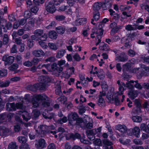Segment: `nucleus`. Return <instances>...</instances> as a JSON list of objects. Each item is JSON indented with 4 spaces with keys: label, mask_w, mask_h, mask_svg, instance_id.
<instances>
[{
    "label": "nucleus",
    "mask_w": 149,
    "mask_h": 149,
    "mask_svg": "<svg viewBox=\"0 0 149 149\" xmlns=\"http://www.w3.org/2000/svg\"><path fill=\"white\" fill-rule=\"evenodd\" d=\"M49 37L52 39H56L58 36L57 33L54 31H51L48 33Z\"/></svg>",
    "instance_id": "28"
},
{
    "label": "nucleus",
    "mask_w": 149,
    "mask_h": 149,
    "mask_svg": "<svg viewBox=\"0 0 149 149\" xmlns=\"http://www.w3.org/2000/svg\"><path fill=\"white\" fill-rule=\"evenodd\" d=\"M141 113V107H136L132 109L131 114L132 115H139Z\"/></svg>",
    "instance_id": "27"
},
{
    "label": "nucleus",
    "mask_w": 149,
    "mask_h": 149,
    "mask_svg": "<svg viewBox=\"0 0 149 149\" xmlns=\"http://www.w3.org/2000/svg\"><path fill=\"white\" fill-rule=\"evenodd\" d=\"M40 100L36 99V96L32 100V103L33 106L34 107H37L39 106Z\"/></svg>",
    "instance_id": "34"
},
{
    "label": "nucleus",
    "mask_w": 149,
    "mask_h": 149,
    "mask_svg": "<svg viewBox=\"0 0 149 149\" xmlns=\"http://www.w3.org/2000/svg\"><path fill=\"white\" fill-rule=\"evenodd\" d=\"M133 135L137 138L139 137L140 136V129L139 127H135L133 128L132 132Z\"/></svg>",
    "instance_id": "18"
},
{
    "label": "nucleus",
    "mask_w": 149,
    "mask_h": 149,
    "mask_svg": "<svg viewBox=\"0 0 149 149\" xmlns=\"http://www.w3.org/2000/svg\"><path fill=\"white\" fill-rule=\"evenodd\" d=\"M19 114H22V116L23 119L26 121H27L31 118V116L29 113L26 111L22 112L19 111Z\"/></svg>",
    "instance_id": "15"
},
{
    "label": "nucleus",
    "mask_w": 149,
    "mask_h": 149,
    "mask_svg": "<svg viewBox=\"0 0 149 149\" xmlns=\"http://www.w3.org/2000/svg\"><path fill=\"white\" fill-rule=\"evenodd\" d=\"M36 99L41 100L43 102L44 100H48V97L45 95H39L36 96Z\"/></svg>",
    "instance_id": "26"
},
{
    "label": "nucleus",
    "mask_w": 149,
    "mask_h": 149,
    "mask_svg": "<svg viewBox=\"0 0 149 149\" xmlns=\"http://www.w3.org/2000/svg\"><path fill=\"white\" fill-rule=\"evenodd\" d=\"M39 84H36L33 85H29L26 88L28 90L35 91L36 89L42 90L47 86L48 84L51 81V78L47 76H41L38 78Z\"/></svg>",
    "instance_id": "1"
},
{
    "label": "nucleus",
    "mask_w": 149,
    "mask_h": 149,
    "mask_svg": "<svg viewBox=\"0 0 149 149\" xmlns=\"http://www.w3.org/2000/svg\"><path fill=\"white\" fill-rule=\"evenodd\" d=\"M65 52L64 49H61L58 51L56 55V57L57 58H60L62 57Z\"/></svg>",
    "instance_id": "30"
},
{
    "label": "nucleus",
    "mask_w": 149,
    "mask_h": 149,
    "mask_svg": "<svg viewBox=\"0 0 149 149\" xmlns=\"http://www.w3.org/2000/svg\"><path fill=\"white\" fill-rule=\"evenodd\" d=\"M48 45L49 47L52 49L56 50L58 49L57 46L54 43H49Z\"/></svg>",
    "instance_id": "47"
},
{
    "label": "nucleus",
    "mask_w": 149,
    "mask_h": 149,
    "mask_svg": "<svg viewBox=\"0 0 149 149\" xmlns=\"http://www.w3.org/2000/svg\"><path fill=\"white\" fill-rule=\"evenodd\" d=\"M39 45L43 48L46 49L47 47V46L45 42L43 41H39L38 42Z\"/></svg>",
    "instance_id": "59"
},
{
    "label": "nucleus",
    "mask_w": 149,
    "mask_h": 149,
    "mask_svg": "<svg viewBox=\"0 0 149 149\" xmlns=\"http://www.w3.org/2000/svg\"><path fill=\"white\" fill-rule=\"evenodd\" d=\"M87 136L89 139L91 140H93L94 139L95 137L94 130H87L86 132Z\"/></svg>",
    "instance_id": "16"
},
{
    "label": "nucleus",
    "mask_w": 149,
    "mask_h": 149,
    "mask_svg": "<svg viewBox=\"0 0 149 149\" xmlns=\"http://www.w3.org/2000/svg\"><path fill=\"white\" fill-rule=\"evenodd\" d=\"M65 137L67 140L70 139L74 140L76 138L80 139V135L78 133H76L74 134L72 133H69L66 135Z\"/></svg>",
    "instance_id": "12"
},
{
    "label": "nucleus",
    "mask_w": 149,
    "mask_h": 149,
    "mask_svg": "<svg viewBox=\"0 0 149 149\" xmlns=\"http://www.w3.org/2000/svg\"><path fill=\"white\" fill-rule=\"evenodd\" d=\"M9 38L8 36L6 34H4L3 36V45H7L9 42Z\"/></svg>",
    "instance_id": "37"
},
{
    "label": "nucleus",
    "mask_w": 149,
    "mask_h": 149,
    "mask_svg": "<svg viewBox=\"0 0 149 149\" xmlns=\"http://www.w3.org/2000/svg\"><path fill=\"white\" fill-rule=\"evenodd\" d=\"M120 27H117L115 28H112L110 32V34L111 35H113L115 33H116L118 30L120 29Z\"/></svg>",
    "instance_id": "56"
},
{
    "label": "nucleus",
    "mask_w": 149,
    "mask_h": 149,
    "mask_svg": "<svg viewBox=\"0 0 149 149\" xmlns=\"http://www.w3.org/2000/svg\"><path fill=\"white\" fill-rule=\"evenodd\" d=\"M100 14L98 12H94L93 19H92L91 23L94 25H95L96 23H94L93 22L94 21V20L95 21H97L100 18Z\"/></svg>",
    "instance_id": "22"
},
{
    "label": "nucleus",
    "mask_w": 149,
    "mask_h": 149,
    "mask_svg": "<svg viewBox=\"0 0 149 149\" xmlns=\"http://www.w3.org/2000/svg\"><path fill=\"white\" fill-rule=\"evenodd\" d=\"M40 58H34L31 60V62L33 65H37L39 62L41 61Z\"/></svg>",
    "instance_id": "50"
},
{
    "label": "nucleus",
    "mask_w": 149,
    "mask_h": 149,
    "mask_svg": "<svg viewBox=\"0 0 149 149\" xmlns=\"http://www.w3.org/2000/svg\"><path fill=\"white\" fill-rule=\"evenodd\" d=\"M141 68H135L132 70V72L136 74L138 78H141V77H140L138 74H140Z\"/></svg>",
    "instance_id": "32"
},
{
    "label": "nucleus",
    "mask_w": 149,
    "mask_h": 149,
    "mask_svg": "<svg viewBox=\"0 0 149 149\" xmlns=\"http://www.w3.org/2000/svg\"><path fill=\"white\" fill-rule=\"evenodd\" d=\"M99 48L100 49L104 51H107L110 49L108 45L104 43H102L100 45Z\"/></svg>",
    "instance_id": "19"
},
{
    "label": "nucleus",
    "mask_w": 149,
    "mask_h": 149,
    "mask_svg": "<svg viewBox=\"0 0 149 149\" xmlns=\"http://www.w3.org/2000/svg\"><path fill=\"white\" fill-rule=\"evenodd\" d=\"M18 66H19L17 64L14 63L9 67L8 69L10 70L15 71L17 69Z\"/></svg>",
    "instance_id": "45"
},
{
    "label": "nucleus",
    "mask_w": 149,
    "mask_h": 149,
    "mask_svg": "<svg viewBox=\"0 0 149 149\" xmlns=\"http://www.w3.org/2000/svg\"><path fill=\"white\" fill-rule=\"evenodd\" d=\"M133 85H134V88L135 87L139 90H141L143 88L142 86L138 82L137 80L134 81Z\"/></svg>",
    "instance_id": "41"
},
{
    "label": "nucleus",
    "mask_w": 149,
    "mask_h": 149,
    "mask_svg": "<svg viewBox=\"0 0 149 149\" xmlns=\"http://www.w3.org/2000/svg\"><path fill=\"white\" fill-rule=\"evenodd\" d=\"M116 129L123 134L126 133L127 130V127L124 125H118L117 126Z\"/></svg>",
    "instance_id": "17"
},
{
    "label": "nucleus",
    "mask_w": 149,
    "mask_h": 149,
    "mask_svg": "<svg viewBox=\"0 0 149 149\" xmlns=\"http://www.w3.org/2000/svg\"><path fill=\"white\" fill-rule=\"evenodd\" d=\"M18 146L16 143L14 142H11L8 145V149H17Z\"/></svg>",
    "instance_id": "39"
},
{
    "label": "nucleus",
    "mask_w": 149,
    "mask_h": 149,
    "mask_svg": "<svg viewBox=\"0 0 149 149\" xmlns=\"http://www.w3.org/2000/svg\"><path fill=\"white\" fill-rule=\"evenodd\" d=\"M77 42V39L76 38H72L70 39L68 41V43L69 45H71L74 43H75Z\"/></svg>",
    "instance_id": "63"
},
{
    "label": "nucleus",
    "mask_w": 149,
    "mask_h": 149,
    "mask_svg": "<svg viewBox=\"0 0 149 149\" xmlns=\"http://www.w3.org/2000/svg\"><path fill=\"white\" fill-rule=\"evenodd\" d=\"M47 146V144L45 139H40L36 141L35 144V147L37 149H43Z\"/></svg>",
    "instance_id": "3"
},
{
    "label": "nucleus",
    "mask_w": 149,
    "mask_h": 149,
    "mask_svg": "<svg viewBox=\"0 0 149 149\" xmlns=\"http://www.w3.org/2000/svg\"><path fill=\"white\" fill-rule=\"evenodd\" d=\"M149 138V133H143L141 137V139L144 140Z\"/></svg>",
    "instance_id": "64"
},
{
    "label": "nucleus",
    "mask_w": 149,
    "mask_h": 149,
    "mask_svg": "<svg viewBox=\"0 0 149 149\" xmlns=\"http://www.w3.org/2000/svg\"><path fill=\"white\" fill-rule=\"evenodd\" d=\"M76 120L75 124L82 128V125H84L85 121H83L82 119L80 118H78Z\"/></svg>",
    "instance_id": "31"
},
{
    "label": "nucleus",
    "mask_w": 149,
    "mask_h": 149,
    "mask_svg": "<svg viewBox=\"0 0 149 149\" xmlns=\"http://www.w3.org/2000/svg\"><path fill=\"white\" fill-rule=\"evenodd\" d=\"M7 71L5 70H0V77L5 76L7 74Z\"/></svg>",
    "instance_id": "57"
},
{
    "label": "nucleus",
    "mask_w": 149,
    "mask_h": 149,
    "mask_svg": "<svg viewBox=\"0 0 149 149\" xmlns=\"http://www.w3.org/2000/svg\"><path fill=\"white\" fill-rule=\"evenodd\" d=\"M131 118L134 122L140 123L142 120L141 117L137 116H133L132 115Z\"/></svg>",
    "instance_id": "29"
},
{
    "label": "nucleus",
    "mask_w": 149,
    "mask_h": 149,
    "mask_svg": "<svg viewBox=\"0 0 149 149\" xmlns=\"http://www.w3.org/2000/svg\"><path fill=\"white\" fill-rule=\"evenodd\" d=\"M38 10V8L36 6H32L31 8V12L34 13H36Z\"/></svg>",
    "instance_id": "58"
},
{
    "label": "nucleus",
    "mask_w": 149,
    "mask_h": 149,
    "mask_svg": "<svg viewBox=\"0 0 149 149\" xmlns=\"http://www.w3.org/2000/svg\"><path fill=\"white\" fill-rule=\"evenodd\" d=\"M128 95L130 98L132 99H134L138 95V91L131 90L129 91Z\"/></svg>",
    "instance_id": "20"
},
{
    "label": "nucleus",
    "mask_w": 149,
    "mask_h": 149,
    "mask_svg": "<svg viewBox=\"0 0 149 149\" xmlns=\"http://www.w3.org/2000/svg\"><path fill=\"white\" fill-rule=\"evenodd\" d=\"M138 75L141 77L143 76H147L149 75V67L147 66H144L143 68H141L140 74Z\"/></svg>",
    "instance_id": "8"
},
{
    "label": "nucleus",
    "mask_w": 149,
    "mask_h": 149,
    "mask_svg": "<svg viewBox=\"0 0 149 149\" xmlns=\"http://www.w3.org/2000/svg\"><path fill=\"white\" fill-rule=\"evenodd\" d=\"M32 54L35 57H39L44 56L45 55V53L42 49H39L33 51Z\"/></svg>",
    "instance_id": "10"
},
{
    "label": "nucleus",
    "mask_w": 149,
    "mask_h": 149,
    "mask_svg": "<svg viewBox=\"0 0 149 149\" xmlns=\"http://www.w3.org/2000/svg\"><path fill=\"white\" fill-rule=\"evenodd\" d=\"M134 105L136 107H141L140 100L139 99H135L134 101Z\"/></svg>",
    "instance_id": "55"
},
{
    "label": "nucleus",
    "mask_w": 149,
    "mask_h": 149,
    "mask_svg": "<svg viewBox=\"0 0 149 149\" xmlns=\"http://www.w3.org/2000/svg\"><path fill=\"white\" fill-rule=\"evenodd\" d=\"M52 69L54 70V74L56 76H58L60 75V73L63 70V68L62 67H58V65L56 64H53L52 66Z\"/></svg>",
    "instance_id": "5"
},
{
    "label": "nucleus",
    "mask_w": 149,
    "mask_h": 149,
    "mask_svg": "<svg viewBox=\"0 0 149 149\" xmlns=\"http://www.w3.org/2000/svg\"><path fill=\"white\" fill-rule=\"evenodd\" d=\"M65 17L63 15H58L55 16L56 19L58 21H61L65 19Z\"/></svg>",
    "instance_id": "60"
},
{
    "label": "nucleus",
    "mask_w": 149,
    "mask_h": 149,
    "mask_svg": "<svg viewBox=\"0 0 149 149\" xmlns=\"http://www.w3.org/2000/svg\"><path fill=\"white\" fill-rule=\"evenodd\" d=\"M140 128L141 130L144 131L146 133H149V124L146 125L142 123L141 125Z\"/></svg>",
    "instance_id": "23"
},
{
    "label": "nucleus",
    "mask_w": 149,
    "mask_h": 149,
    "mask_svg": "<svg viewBox=\"0 0 149 149\" xmlns=\"http://www.w3.org/2000/svg\"><path fill=\"white\" fill-rule=\"evenodd\" d=\"M39 129L40 130L41 133L46 134L49 132L48 126L45 125H42L38 127Z\"/></svg>",
    "instance_id": "21"
},
{
    "label": "nucleus",
    "mask_w": 149,
    "mask_h": 149,
    "mask_svg": "<svg viewBox=\"0 0 149 149\" xmlns=\"http://www.w3.org/2000/svg\"><path fill=\"white\" fill-rule=\"evenodd\" d=\"M111 0H106L104 1L103 4H102V8L103 10H106L110 8L111 6Z\"/></svg>",
    "instance_id": "13"
},
{
    "label": "nucleus",
    "mask_w": 149,
    "mask_h": 149,
    "mask_svg": "<svg viewBox=\"0 0 149 149\" xmlns=\"http://www.w3.org/2000/svg\"><path fill=\"white\" fill-rule=\"evenodd\" d=\"M97 76L100 80H103L105 77V74L102 70H100L99 72L97 73Z\"/></svg>",
    "instance_id": "43"
},
{
    "label": "nucleus",
    "mask_w": 149,
    "mask_h": 149,
    "mask_svg": "<svg viewBox=\"0 0 149 149\" xmlns=\"http://www.w3.org/2000/svg\"><path fill=\"white\" fill-rule=\"evenodd\" d=\"M44 31L42 29H37L34 32V34L37 36H40L43 34Z\"/></svg>",
    "instance_id": "38"
},
{
    "label": "nucleus",
    "mask_w": 149,
    "mask_h": 149,
    "mask_svg": "<svg viewBox=\"0 0 149 149\" xmlns=\"http://www.w3.org/2000/svg\"><path fill=\"white\" fill-rule=\"evenodd\" d=\"M104 26V24L102 23H99L98 25V28L97 29H94L96 31V34H97V37H101L103 33L104 30L102 28Z\"/></svg>",
    "instance_id": "7"
},
{
    "label": "nucleus",
    "mask_w": 149,
    "mask_h": 149,
    "mask_svg": "<svg viewBox=\"0 0 149 149\" xmlns=\"http://www.w3.org/2000/svg\"><path fill=\"white\" fill-rule=\"evenodd\" d=\"M117 84L118 85V89L119 92H117L115 93V95H121L123 94V92L126 89V86L125 83L123 82H120V81L118 80L117 82Z\"/></svg>",
    "instance_id": "4"
},
{
    "label": "nucleus",
    "mask_w": 149,
    "mask_h": 149,
    "mask_svg": "<svg viewBox=\"0 0 149 149\" xmlns=\"http://www.w3.org/2000/svg\"><path fill=\"white\" fill-rule=\"evenodd\" d=\"M40 115V112L36 110H34L32 113V116L33 118H37Z\"/></svg>",
    "instance_id": "51"
},
{
    "label": "nucleus",
    "mask_w": 149,
    "mask_h": 149,
    "mask_svg": "<svg viewBox=\"0 0 149 149\" xmlns=\"http://www.w3.org/2000/svg\"><path fill=\"white\" fill-rule=\"evenodd\" d=\"M141 60L144 63H149V56H146L144 55H142L140 57Z\"/></svg>",
    "instance_id": "36"
},
{
    "label": "nucleus",
    "mask_w": 149,
    "mask_h": 149,
    "mask_svg": "<svg viewBox=\"0 0 149 149\" xmlns=\"http://www.w3.org/2000/svg\"><path fill=\"white\" fill-rule=\"evenodd\" d=\"M128 54L129 56L131 57H134L136 55V53L133 50L130 49L128 51Z\"/></svg>",
    "instance_id": "61"
},
{
    "label": "nucleus",
    "mask_w": 149,
    "mask_h": 149,
    "mask_svg": "<svg viewBox=\"0 0 149 149\" xmlns=\"http://www.w3.org/2000/svg\"><path fill=\"white\" fill-rule=\"evenodd\" d=\"M43 116L46 119H52V116H49L47 110H45L42 114Z\"/></svg>",
    "instance_id": "48"
},
{
    "label": "nucleus",
    "mask_w": 149,
    "mask_h": 149,
    "mask_svg": "<svg viewBox=\"0 0 149 149\" xmlns=\"http://www.w3.org/2000/svg\"><path fill=\"white\" fill-rule=\"evenodd\" d=\"M16 62L19 65H21L22 63V58L20 55H17L15 58Z\"/></svg>",
    "instance_id": "33"
},
{
    "label": "nucleus",
    "mask_w": 149,
    "mask_h": 149,
    "mask_svg": "<svg viewBox=\"0 0 149 149\" xmlns=\"http://www.w3.org/2000/svg\"><path fill=\"white\" fill-rule=\"evenodd\" d=\"M120 142L123 144L127 145L131 141L130 139L121 138L119 139Z\"/></svg>",
    "instance_id": "35"
},
{
    "label": "nucleus",
    "mask_w": 149,
    "mask_h": 149,
    "mask_svg": "<svg viewBox=\"0 0 149 149\" xmlns=\"http://www.w3.org/2000/svg\"><path fill=\"white\" fill-rule=\"evenodd\" d=\"M15 41L17 45H20L23 43L22 42V40L20 37L16 38L15 40Z\"/></svg>",
    "instance_id": "62"
},
{
    "label": "nucleus",
    "mask_w": 149,
    "mask_h": 149,
    "mask_svg": "<svg viewBox=\"0 0 149 149\" xmlns=\"http://www.w3.org/2000/svg\"><path fill=\"white\" fill-rule=\"evenodd\" d=\"M102 6V4L101 3L97 2L94 4L93 8L95 12H98Z\"/></svg>",
    "instance_id": "25"
},
{
    "label": "nucleus",
    "mask_w": 149,
    "mask_h": 149,
    "mask_svg": "<svg viewBox=\"0 0 149 149\" xmlns=\"http://www.w3.org/2000/svg\"><path fill=\"white\" fill-rule=\"evenodd\" d=\"M97 104L100 107H104L105 106V101L101 95H99L97 100Z\"/></svg>",
    "instance_id": "14"
},
{
    "label": "nucleus",
    "mask_w": 149,
    "mask_h": 149,
    "mask_svg": "<svg viewBox=\"0 0 149 149\" xmlns=\"http://www.w3.org/2000/svg\"><path fill=\"white\" fill-rule=\"evenodd\" d=\"M82 128L85 129H90L93 127V124L92 123L89 122L87 123V121H85L83 125H82Z\"/></svg>",
    "instance_id": "24"
},
{
    "label": "nucleus",
    "mask_w": 149,
    "mask_h": 149,
    "mask_svg": "<svg viewBox=\"0 0 149 149\" xmlns=\"http://www.w3.org/2000/svg\"><path fill=\"white\" fill-rule=\"evenodd\" d=\"M46 10L47 12L51 13L54 12L56 10L54 5L52 2L50 1L47 4H45Z\"/></svg>",
    "instance_id": "6"
},
{
    "label": "nucleus",
    "mask_w": 149,
    "mask_h": 149,
    "mask_svg": "<svg viewBox=\"0 0 149 149\" xmlns=\"http://www.w3.org/2000/svg\"><path fill=\"white\" fill-rule=\"evenodd\" d=\"M15 60V57L13 56H9L7 55L3 56L2 58V60L4 61L5 65H11L14 62Z\"/></svg>",
    "instance_id": "2"
},
{
    "label": "nucleus",
    "mask_w": 149,
    "mask_h": 149,
    "mask_svg": "<svg viewBox=\"0 0 149 149\" xmlns=\"http://www.w3.org/2000/svg\"><path fill=\"white\" fill-rule=\"evenodd\" d=\"M125 29L128 31H131L136 29V27H133L131 25L128 24L125 26Z\"/></svg>",
    "instance_id": "46"
},
{
    "label": "nucleus",
    "mask_w": 149,
    "mask_h": 149,
    "mask_svg": "<svg viewBox=\"0 0 149 149\" xmlns=\"http://www.w3.org/2000/svg\"><path fill=\"white\" fill-rule=\"evenodd\" d=\"M130 40V39L128 37L123 38L121 40V43L124 44L125 47L127 49H129L131 47V45Z\"/></svg>",
    "instance_id": "9"
},
{
    "label": "nucleus",
    "mask_w": 149,
    "mask_h": 149,
    "mask_svg": "<svg viewBox=\"0 0 149 149\" xmlns=\"http://www.w3.org/2000/svg\"><path fill=\"white\" fill-rule=\"evenodd\" d=\"M128 59V57L126 55L124 52L121 54L120 55L117 57L116 58V60L118 61L125 62Z\"/></svg>",
    "instance_id": "11"
},
{
    "label": "nucleus",
    "mask_w": 149,
    "mask_h": 149,
    "mask_svg": "<svg viewBox=\"0 0 149 149\" xmlns=\"http://www.w3.org/2000/svg\"><path fill=\"white\" fill-rule=\"evenodd\" d=\"M67 121V118L66 117L64 116L62 118H60L58 120V123L62 124L63 123H65Z\"/></svg>",
    "instance_id": "53"
},
{
    "label": "nucleus",
    "mask_w": 149,
    "mask_h": 149,
    "mask_svg": "<svg viewBox=\"0 0 149 149\" xmlns=\"http://www.w3.org/2000/svg\"><path fill=\"white\" fill-rule=\"evenodd\" d=\"M130 68L131 65L130 63H127L123 65V69L124 71H128Z\"/></svg>",
    "instance_id": "44"
},
{
    "label": "nucleus",
    "mask_w": 149,
    "mask_h": 149,
    "mask_svg": "<svg viewBox=\"0 0 149 149\" xmlns=\"http://www.w3.org/2000/svg\"><path fill=\"white\" fill-rule=\"evenodd\" d=\"M17 139L19 142L21 143H24L26 141V137L24 136H20L18 137Z\"/></svg>",
    "instance_id": "52"
},
{
    "label": "nucleus",
    "mask_w": 149,
    "mask_h": 149,
    "mask_svg": "<svg viewBox=\"0 0 149 149\" xmlns=\"http://www.w3.org/2000/svg\"><path fill=\"white\" fill-rule=\"evenodd\" d=\"M17 47L16 45H14L10 49V52L11 53H16L17 52Z\"/></svg>",
    "instance_id": "54"
},
{
    "label": "nucleus",
    "mask_w": 149,
    "mask_h": 149,
    "mask_svg": "<svg viewBox=\"0 0 149 149\" xmlns=\"http://www.w3.org/2000/svg\"><path fill=\"white\" fill-rule=\"evenodd\" d=\"M47 38L48 36L47 34L43 33V34L39 37V40H40V41H46L47 40Z\"/></svg>",
    "instance_id": "49"
},
{
    "label": "nucleus",
    "mask_w": 149,
    "mask_h": 149,
    "mask_svg": "<svg viewBox=\"0 0 149 149\" xmlns=\"http://www.w3.org/2000/svg\"><path fill=\"white\" fill-rule=\"evenodd\" d=\"M134 81L132 80H130L126 83V87L129 89H132L134 88Z\"/></svg>",
    "instance_id": "40"
},
{
    "label": "nucleus",
    "mask_w": 149,
    "mask_h": 149,
    "mask_svg": "<svg viewBox=\"0 0 149 149\" xmlns=\"http://www.w3.org/2000/svg\"><path fill=\"white\" fill-rule=\"evenodd\" d=\"M57 32L59 34H62L64 33L65 29L61 26H58L56 28Z\"/></svg>",
    "instance_id": "42"
}]
</instances>
